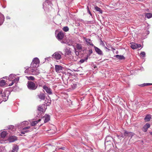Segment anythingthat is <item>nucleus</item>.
<instances>
[{"label": "nucleus", "instance_id": "nucleus-1", "mask_svg": "<svg viewBox=\"0 0 152 152\" xmlns=\"http://www.w3.org/2000/svg\"><path fill=\"white\" fill-rule=\"evenodd\" d=\"M39 63L40 61L38 58H34L31 63L30 66L26 69L25 73L34 75H38L40 72L37 68L39 66Z\"/></svg>", "mask_w": 152, "mask_h": 152}, {"label": "nucleus", "instance_id": "nucleus-2", "mask_svg": "<svg viewBox=\"0 0 152 152\" xmlns=\"http://www.w3.org/2000/svg\"><path fill=\"white\" fill-rule=\"evenodd\" d=\"M29 124V121H23L20 124V126H21L20 128H22L20 133V135H22L21 134H24L26 133H27L31 132L33 130V128L31 127L30 126H27Z\"/></svg>", "mask_w": 152, "mask_h": 152}, {"label": "nucleus", "instance_id": "nucleus-3", "mask_svg": "<svg viewBox=\"0 0 152 152\" xmlns=\"http://www.w3.org/2000/svg\"><path fill=\"white\" fill-rule=\"evenodd\" d=\"M8 134L7 131H3L0 132V143H5V141L7 139V136Z\"/></svg>", "mask_w": 152, "mask_h": 152}, {"label": "nucleus", "instance_id": "nucleus-4", "mask_svg": "<svg viewBox=\"0 0 152 152\" xmlns=\"http://www.w3.org/2000/svg\"><path fill=\"white\" fill-rule=\"evenodd\" d=\"M9 94V91L6 90L2 92V89L0 88V95L2 101L5 102L7 100Z\"/></svg>", "mask_w": 152, "mask_h": 152}, {"label": "nucleus", "instance_id": "nucleus-5", "mask_svg": "<svg viewBox=\"0 0 152 152\" xmlns=\"http://www.w3.org/2000/svg\"><path fill=\"white\" fill-rule=\"evenodd\" d=\"M51 0H46L43 4V8L45 11H47L49 6L51 7Z\"/></svg>", "mask_w": 152, "mask_h": 152}, {"label": "nucleus", "instance_id": "nucleus-6", "mask_svg": "<svg viewBox=\"0 0 152 152\" xmlns=\"http://www.w3.org/2000/svg\"><path fill=\"white\" fill-rule=\"evenodd\" d=\"M55 35L56 38L58 40L62 39L64 37V34L62 32H58L57 31H55Z\"/></svg>", "mask_w": 152, "mask_h": 152}, {"label": "nucleus", "instance_id": "nucleus-7", "mask_svg": "<svg viewBox=\"0 0 152 152\" xmlns=\"http://www.w3.org/2000/svg\"><path fill=\"white\" fill-rule=\"evenodd\" d=\"M27 86L29 89L31 90H35L37 87V86L32 82H28Z\"/></svg>", "mask_w": 152, "mask_h": 152}, {"label": "nucleus", "instance_id": "nucleus-8", "mask_svg": "<svg viewBox=\"0 0 152 152\" xmlns=\"http://www.w3.org/2000/svg\"><path fill=\"white\" fill-rule=\"evenodd\" d=\"M67 50V54L69 56V58L71 60L74 61H76L78 57L76 56H74L71 54V51L70 50Z\"/></svg>", "mask_w": 152, "mask_h": 152}, {"label": "nucleus", "instance_id": "nucleus-9", "mask_svg": "<svg viewBox=\"0 0 152 152\" xmlns=\"http://www.w3.org/2000/svg\"><path fill=\"white\" fill-rule=\"evenodd\" d=\"M62 53L61 52H57L55 53L53 55V57L56 60H59L61 58V54Z\"/></svg>", "mask_w": 152, "mask_h": 152}, {"label": "nucleus", "instance_id": "nucleus-10", "mask_svg": "<svg viewBox=\"0 0 152 152\" xmlns=\"http://www.w3.org/2000/svg\"><path fill=\"white\" fill-rule=\"evenodd\" d=\"M55 69L56 72L60 73L63 71V67L61 65H55Z\"/></svg>", "mask_w": 152, "mask_h": 152}, {"label": "nucleus", "instance_id": "nucleus-11", "mask_svg": "<svg viewBox=\"0 0 152 152\" xmlns=\"http://www.w3.org/2000/svg\"><path fill=\"white\" fill-rule=\"evenodd\" d=\"M131 47L133 49H136L141 47V45L140 44H137L132 42L131 44Z\"/></svg>", "mask_w": 152, "mask_h": 152}, {"label": "nucleus", "instance_id": "nucleus-12", "mask_svg": "<svg viewBox=\"0 0 152 152\" xmlns=\"http://www.w3.org/2000/svg\"><path fill=\"white\" fill-rule=\"evenodd\" d=\"M43 88L48 94L50 95L52 94L51 90L50 88L46 86H44Z\"/></svg>", "mask_w": 152, "mask_h": 152}, {"label": "nucleus", "instance_id": "nucleus-13", "mask_svg": "<svg viewBox=\"0 0 152 152\" xmlns=\"http://www.w3.org/2000/svg\"><path fill=\"white\" fill-rule=\"evenodd\" d=\"M83 38L84 40H85L86 44L88 45H90L94 47V44H93L92 41L90 39H89L86 38L84 37H83Z\"/></svg>", "mask_w": 152, "mask_h": 152}, {"label": "nucleus", "instance_id": "nucleus-14", "mask_svg": "<svg viewBox=\"0 0 152 152\" xmlns=\"http://www.w3.org/2000/svg\"><path fill=\"white\" fill-rule=\"evenodd\" d=\"M41 121V119H39L36 121H33L31 120H29V124H30L31 126H33L36 125L39 122H40Z\"/></svg>", "mask_w": 152, "mask_h": 152}, {"label": "nucleus", "instance_id": "nucleus-15", "mask_svg": "<svg viewBox=\"0 0 152 152\" xmlns=\"http://www.w3.org/2000/svg\"><path fill=\"white\" fill-rule=\"evenodd\" d=\"M42 119L44 121L45 123H47L50 120V116L48 115L45 114Z\"/></svg>", "mask_w": 152, "mask_h": 152}, {"label": "nucleus", "instance_id": "nucleus-16", "mask_svg": "<svg viewBox=\"0 0 152 152\" xmlns=\"http://www.w3.org/2000/svg\"><path fill=\"white\" fill-rule=\"evenodd\" d=\"M134 133L132 132H128L126 131H125L124 135L126 137H130L131 138L134 135Z\"/></svg>", "mask_w": 152, "mask_h": 152}, {"label": "nucleus", "instance_id": "nucleus-17", "mask_svg": "<svg viewBox=\"0 0 152 152\" xmlns=\"http://www.w3.org/2000/svg\"><path fill=\"white\" fill-rule=\"evenodd\" d=\"M150 127V124L148 123H146L145 125H144L142 128V130L144 132H146L148 129Z\"/></svg>", "mask_w": 152, "mask_h": 152}, {"label": "nucleus", "instance_id": "nucleus-18", "mask_svg": "<svg viewBox=\"0 0 152 152\" xmlns=\"http://www.w3.org/2000/svg\"><path fill=\"white\" fill-rule=\"evenodd\" d=\"M94 48L97 53L99 55H102L103 54L102 51L100 49L95 46H94Z\"/></svg>", "mask_w": 152, "mask_h": 152}, {"label": "nucleus", "instance_id": "nucleus-19", "mask_svg": "<svg viewBox=\"0 0 152 152\" xmlns=\"http://www.w3.org/2000/svg\"><path fill=\"white\" fill-rule=\"evenodd\" d=\"M45 105L44 104H42L41 105H40L38 106V110L40 113H43L45 111L44 109V108L45 107Z\"/></svg>", "mask_w": 152, "mask_h": 152}, {"label": "nucleus", "instance_id": "nucleus-20", "mask_svg": "<svg viewBox=\"0 0 152 152\" xmlns=\"http://www.w3.org/2000/svg\"><path fill=\"white\" fill-rule=\"evenodd\" d=\"M8 139L10 142H13L17 139L16 137L14 136H11Z\"/></svg>", "mask_w": 152, "mask_h": 152}, {"label": "nucleus", "instance_id": "nucleus-21", "mask_svg": "<svg viewBox=\"0 0 152 152\" xmlns=\"http://www.w3.org/2000/svg\"><path fill=\"white\" fill-rule=\"evenodd\" d=\"M4 20V17L3 15L0 13V26L3 23Z\"/></svg>", "mask_w": 152, "mask_h": 152}, {"label": "nucleus", "instance_id": "nucleus-22", "mask_svg": "<svg viewBox=\"0 0 152 152\" xmlns=\"http://www.w3.org/2000/svg\"><path fill=\"white\" fill-rule=\"evenodd\" d=\"M151 118V116L150 115H147L145 118L144 119L145 121L148 122L150 121Z\"/></svg>", "mask_w": 152, "mask_h": 152}, {"label": "nucleus", "instance_id": "nucleus-23", "mask_svg": "<svg viewBox=\"0 0 152 152\" xmlns=\"http://www.w3.org/2000/svg\"><path fill=\"white\" fill-rule=\"evenodd\" d=\"M6 84L5 81L3 79H0V86H4Z\"/></svg>", "mask_w": 152, "mask_h": 152}, {"label": "nucleus", "instance_id": "nucleus-24", "mask_svg": "<svg viewBox=\"0 0 152 152\" xmlns=\"http://www.w3.org/2000/svg\"><path fill=\"white\" fill-rule=\"evenodd\" d=\"M18 149V146L17 145H14L13 147L12 152H17Z\"/></svg>", "mask_w": 152, "mask_h": 152}, {"label": "nucleus", "instance_id": "nucleus-25", "mask_svg": "<svg viewBox=\"0 0 152 152\" xmlns=\"http://www.w3.org/2000/svg\"><path fill=\"white\" fill-rule=\"evenodd\" d=\"M45 95L43 93H41L38 95L39 98L41 100H44L45 98Z\"/></svg>", "mask_w": 152, "mask_h": 152}, {"label": "nucleus", "instance_id": "nucleus-26", "mask_svg": "<svg viewBox=\"0 0 152 152\" xmlns=\"http://www.w3.org/2000/svg\"><path fill=\"white\" fill-rule=\"evenodd\" d=\"M88 56L87 55V56L84 59H81L80 60L79 62L80 63H84L85 61H86L88 59Z\"/></svg>", "mask_w": 152, "mask_h": 152}, {"label": "nucleus", "instance_id": "nucleus-27", "mask_svg": "<svg viewBox=\"0 0 152 152\" xmlns=\"http://www.w3.org/2000/svg\"><path fill=\"white\" fill-rule=\"evenodd\" d=\"M115 56L117 58L120 60L124 59L125 58L123 56L117 55H116Z\"/></svg>", "mask_w": 152, "mask_h": 152}, {"label": "nucleus", "instance_id": "nucleus-28", "mask_svg": "<svg viewBox=\"0 0 152 152\" xmlns=\"http://www.w3.org/2000/svg\"><path fill=\"white\" fill-rule=\"evenodd\" d=\"M16 76V75L13 74H10L9 76V77L8 78L9 80H11L12 79H13L14 78H15V76Z\"/></svg>", "mask_w": 152, "mask_h": 152}, {"label": "nucleus", "instance_id": "nucleus-29", "mask_svg": "<svg viewBox=\"0 0 152 152\" xmlns=\"http://www.w3.org/2000/svg\"><path fill=\"white\" fill-rule=\"evenodd\" d=\"M76 47L77 50H81L82 49V45L80 44H77L76 45Z\"/></svg>", "mask_w": 152, "mask_h": 152}, {"label": "nucleus", "instance_id": "nucleus-30", "mask_svg": "<svg viewBox=\"0 0 152 152\" xmlns=\"http://www.w3.org/2000/svg\"><path fill=\"white\" fill-rule=\"evenodd\" d=\"M145 16L148 18H150L152 17V14L151 13H146Z\"/></svg>", "mask_w": 152, "mask_h": 152}, {"label": "nucleus", "instance_id": "nucleus-31", "mask_svg": "<svg viewBox=\"0 0 152 152\" xmlns=\"http://www.w3.org/2000/svg\"><path fill=\"white\" fill-rule=\"evenodd\" d=\"M95 9L96 11L99 12L100 13H102V11L100 8L96 6L95 7Z\"/></svg>", "mask_w": 152, "mask_h": 152}, {"label": "nucleus", "instance_id": "nucleus-32", "mask_svg": "<svg viewBox=\"0 0 152 152\" xmlns=\"http://www.w3.org/2000/svg\"><path fill=\"white\" fill-rule=\"evenodd\" d=\"M26 78H27V79L29 80H35V78L34 77L32 76H26Z\"/></svg>", "mask_w": 152, "mask_h": 152}, {"label": "nucleus", "instance_id": "nucleus-33", "mask_svg": "<svg viewBox=\"0 0 152 152\" xmlns=\"http://www.w3.org/2000/svg\"><path fill=\"white\" fill-rule=\"evenodd\" d=\"M19 80V77L14 79L12 81L14 83H18Z\"/></svg>", "mask_w": 152, "mask_h": 152}, {"label": "nucleus", "instance_id": "nucleus-34", "mask_svg": "<svg viewBox=\"0 0 152 152\" xmlns=\"http://www.w3.org/2000/svg\"><path fill=\"white\" fill-rule=\"evenodd\" d=\"M140 55L142 57H145V53L144 52H142L140 53Z\"/></svg>", "mask_w": 152, "mask_h": 152}, {"label": "nucleus", "instance_id": "nucleus-35", "mask_svg": "<svg viewBox=\"0 0 152 152\" xmlns=\"http://www.w3.org/2000/svg\"><path fill=\"white\" fill-rule=\"evenodd\" d=\"M63 29V31L65 32L67 31H68L69 29V28L67 26H65L64 27Z\"/></svg>", "mask_w": 152, "mask_h": 152}, {"label": "nucleus", "instance_id": "nucleus-36", "mask_svg": "<svg viewBox=\"0 0 152 152\" xmlns=\"http://www.w3.org/2000/svg\"><path fill=\"white\" fill-rule=\"evenodd\" d=\"M93 53V50L91 49H90L88 50V54L87 55L88 56H90V55L92 53Z\"/></svg>", "mask_w": 152, "mask_h": 152}, {"label": "nucleus", "instance_id": "nucleus-37", "mask_svg": "<svg viewBox=\"0 0 152 152\" xmlns=\"http://www.w3.org/2000/svg\"><path fill=\"white\" fill-rule=\"evenodd\" d=\"M101 44L104 47V48L106 49H108L105 46V44L104 42L102 41V42L101 43Z\"/></svg>", "mask_w": 152, "mask_h": 152}, {"label": "nucleus", "instance_id": "nucleus-38", "mask_svg": "<svg viewBox=\"0 0 152 152\" xmlns=\"http://www.w3.org/2000/svg\"><path fill=\"white\" fill-rule=\"evenodd\" d=\"M87 9L88 12L91 15H92L91 13L90 10H89V9L88 7H87Z\"/></svg>", "mask_w": 152, "mask_h": 152}, {"label": "nucleus", "instance_id": "nucleus-39", "mask_svg": "<svg viewBox=\"0 0 152 152\" xmlns=\"http://www.w3.org/2000/svg\"><path fill=\"white\" fill-rule=\"evenodd\" d=\"M143 85H144V86H148V85H152V84L149 83H147L146 84H144Z\"/></svg>", "mask_w": 152, "mask_h": 152}, {"label": "nucleus", "instance_id": "nucleus-40", "mask_svg": "<svg viewBox=\"0 0 152 152\" xmlns=\"http://www.w3.org/2000/svg\"><path fill=\"white\" fill-rule=\"evenodd\" d=\"M111 138L109 136L107 137L106 138V140H105V141H106L107 142H108V140H107L108 139V138Z\"/></svg>", "mask_w": 152, "mask_h": 152}, {"label": "nucleus", "instance_id": "nucleus-41", "mask_svg": "<svg viewBox=\"0 0 152 152\" xmlns=\"http://www.w3.org/2000/svg\"><path fill=\"white\" fill-rule=\"evenodd\" d=\"M79 52H78V51H76V50H75V54H76V55L77 56H78V55H79Z\"/></svg>", "mask_w": 152, "mask_h": 152}, {"label": "nucleus", "instance_id": "nucleus-42", "mask_svg": "<svg viewBox=\"0 0 152 152\" xmlns=\"http://www.w3.org/2000/svg\"><path fill=\"white\" fill-rule=\"evenodd\" d=\"M14 83L12 81V83L10 84H9V86H10L12 85Z\"/></svg>", "mask_w": 152, "mask_h": 152}, {"label": "nucleus", "instance_id": "nucleus-43", "mask_svg": "<svg viewBox=\"0 0 152 152\" xmlns=\"http://www.w3.org/2000/svg\"><path fill=\"white\" fill-rule=\"evenodd\" d=\"M6 18L7 19H10V17L9 16H7L6 17Z\"/></svg>", "mask_w": 152, "mask_h": 152}, {"label": "nucleus", "instance_id": "nucleus-44", "mask_svg": "<svg viewBox=\"0 0 152 152\" xmlns=\"http://www.w3.org/2000/svg\"><path fill=\"white\" fill-rule=\"evenodd\" d=\"M64 148H65L62 147V148H58V149H62V150H64Z\"/></svg>", "mask_w": 152, "mask_h": 152}, {"label": "nucleus", "instance_id": "nucleus-45", "mask_svg": "<svg viewBox=\"0 0 152 152\" xmlns=\"http://www.w3.org/2000/svg\"><path fill=\"white\" fill-rule=\"evenodd\" d=\"M11 127L12 128H13V127H14V126H11Z\"/></svg>", "mask_w": 152, "mask_h": 152}, {"label": "nucleus", "instance_id": "nucleus-46", "mask_svg": "<svg viewBox=\"0 0 152 152\" xmlns=\"http://www.w3.org/2000/svg\"><path fill=\"white\" fill-rule=\"evenodd\" d=\"M149 133L150 134L152 135V132H150Z\"/></svg>", "mask_w": 152, "mask_h": 152}, {"label": "nucleus", "instance_id": "nucleus-47", "mask_svg": "<svg viewBox=\"0 0 152 152\" xmlns=\"http://www.w3.org/2000/svg\"><path fill=\"white\" fill-rule=\"evenodd\" d=\"M1 148H0V152H2V151L1 150Z\"/></svg>", "mask_w": 152, "mask_h": 152}, {"label": "nucleus", "instance_id": "nucleus-48", "mask_svg": "<svg viewBox=\"0 0 152 152\" xmlns=\"http://www.w3.org/2000/svg\"><path fill=\"white\" fill-rule=\"evenodd\" d=\"M5 77L7 78V77H3V78H5Z\"/></svg>", "mask_w": 152, "mask_h": 152}, {"label": "nucleus", "instance_id": "nucleus-49", "mask_svg": "<svg viewBox=\"0 0 152 152\" xmlns=\"http://www.w3.org/2000/svg\"><path fill=\"white\" fill-rule=\"evenodd\" d=\"M107 47L108 48H109V47L108 46H107Z\"/></svg>", "mask_w": 152, "mask_h": 152}, {"label": "nucleus", "instance_id": "nucleus-50", "mask_svg": "<svg viewBox=\"0 0 152 152\" xmlns=\"http://www.w3.org/2000/svg\"><path fill=\"white\" fill-rule=\"evenodd\" d=\"M121 137H123V136H122Z\"/></svg>", "mask_w": 152, "mask_h": 152}, {"label": "nucleus", "instance_id": "nucleus-51", "mask_svg": "<svg viewBox=\"0 0 152 152\" xmlns=\"http://www.w3.org/2000/svg\"><path fill=\"white\" fill-rule=\"evenodd\" d=\"M53 152H55V151H53Z\"/></svg>", "mask_w": 152, "mask_h": 152}]
</instances>
